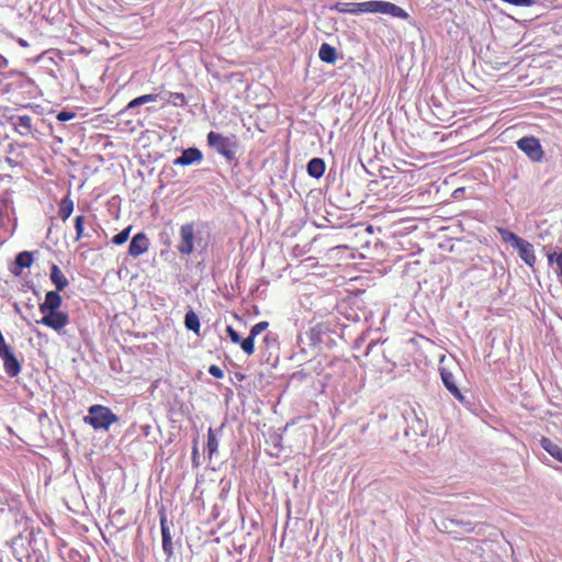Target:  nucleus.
<instances>
[{
    "label": "nucleus",
    "mask_w": 562,
    "mask_h": 562,
    "mask_svg": "<svg viewBox=\"0 0 562 562\" xmlns=\"http://www.w3.org/2000/svg\"><path fill=\"white\" fill-rule=\"evenodd\" d=\"M119 422L110 407L95 404L88 408V415L83 417V423L91 426L94 430L108 431L113 424Z\"/></svg>",
    "instance_id": "f257e3e1"
},
{
    "label": "nucleus",
    "mask_w": 562,
    "mask_h": 562,
    "mask_svg": "<svg viewBox=\"0 0 562 562\" xmlns=\"http://www.w3.org/2000/svg\"><path fill=\"white\" fill-rule=\"evenodd\" d=\"M353 8H357V14L382 13L403 20H407L409 18V14L404 9L389 1L370 0L364 2H356Z\"/></svg>",
    "instance_id": "f03ea898"
},
{
    "label": "nucleus",
    "mask_w": 562,
    "mask_h": 562,
    "mask_svg": "<svg viewBox=\"0 0 562 562\" xmlns=\"http://www.w3.org/2000/svg\"><path fill=\"white\" fill-rule=\"evenodd\" d=\"M196 224L189 222L180 226L177 251L181 256H190L194 251V241L196 239Z\"/></svg>",
    "instance_id": "7ed1b4c3"
},
{
    "label": "nucleus",
    "mask_w": 562,
    "mask_h": 562,
    "mask_svg": "<svg viewBox=\"0 0 562 562\" xmlns=\"http://www.w3.org/2000/svg\"><path fill=\"white\" fill-rule=\"evenodd\" d=\"M207 144L213 147L218 154L226 159L232 160L235 158L237 143L227 136L211 131L207 136Z\"/></svg>",
    "instance_id": "20e7f679"
},
{
    "label": "nucleus",
    "mask_w": 562,
    "mask_h": 562,
    "mask_svg": "<svg viewBox=\"0 0 562 562\" xmlns=\"http://www.w3.org/2000/svg\"><path fill=\"white\" fill-rule=\"evenodd\" d=\"M441 380L447 390L461 403H464V396L457 386L456 375L460 372V368L457 363L451 366L443 364V358L441 359V366L439 368Z\"/></svg>",
    "instance_id": "39448f33"
},
{
    "label": "nucleus",
    "mask_w": 562,
    "mask_h": 562,
    "mask_svg": "<svg viewBox=\"0 0 562 562\" xmlns=\"http://www.w3.org/2000/svg\"><path fill=\"white\" fill-rule=\"evenodd\" d=\"M518 148L524 151L532 161H541L543 158V149L538 138L526 136L517 142Z\"/></svg>",
    "instance_id": "423d86ee"
},
{
    "label": "nucleus",
    "mask_w": 562,
    "mask_h": 562,
    "mask_svg": "<svg viewBox=\"0 0 562 562\" xmlns=\"http://www.w3.org/2000/svg\"><path fill=\"white\" fill-rule=\"evenodd\" d=\"M36 323L60 333L69 324V315L63 311L43 313V317L36 321Z\"/></svg>",
    "instance_id": "0eeeda50"
},
{
    "label": "nucleus",
    "mask_w": 562,
    "mask_h": 562,
    "mask_svg": "<svg viewBox=\"0 0 562 562\" xmlns=\"http://www.w3.org/2000/svg\"><path fill=\"white\" fill-rule=\"evenodd\" d=\"M149 239L145 233H137L131 240L128 246V254L133 258L139 257L140 255L148 251Z\"/></svg>",
    "instance_id": "6e6552de"
},
{
    "label": "nucleus",
    "mask_w": 562,
    "mask_h": 562,
    "mask_svg": "<svg viewBox=\"0 0 562 562\" xmlns=\"http://www.w3.org/2000/svg\"><path fill=\"white\" fill-rule=\"evenodd\" d=\"M63 304V297L59 294V291H48L45 295V300L40 304V312L49 313V312H59V308Z\"/></svg>",
    "instance_id": "1a4fd4ad"
},
{
    "label": "nucleus",
    "mask_w": 562,
    "mask_h": 562,
    "mask_svg": "<svg viewBox=\"0 0 562 562\" xmlns=\"http://www.w3.org/2000/svg\"><path fill=\"white\" fill-rule=\"evenodd\" d=\"M515 249L518 250L520 259L530 268H533L537 261L533 245L525 239H522L518 245H516Z\"/></svg>",
    "instance_id": "9d476101"
},
{
    "label": "nucleus",
    "mask_w": 562,
    "mask_h": 562,
    "mask_svg": "<svg viewBox=\"0 0 562 562\" xmlns=\"http://www.w3.org/2000/svg\"><path fill=\"white\" fill-rule=\"evenodd\" d=\"M0 358L3 360L4 371L9 376L14 378L19 375L21 372V363L16 359L13 350L0 356Z\"/></svg>",
    "instance_id": "9b49d317"
},
{
    "label": "nucleus",
    "mask_w": 562,
    "mask_h": 562,
    "mask_svg": "<svg viewBox=\"0 0 562 562\" xmlns=\"http://www.w3.org/2000/svg\"><path fill=\"white\" fill-rule=\"evenodd\" d=\"M202 158V153L198 148H188L182 151L180 157L173 160V165L189 166L191 164L201 161Z\"/></svg>",
    "instance_id": "f8f14e48"
},
{
    "label": "nucleus",
    "mask_w": 562,
    "mask_h": 562,
    "mask_svg": "<svg viewBox=\"0 0 562 562\" xmlns=\"http://www.w3.org/2000/svg\"><path fill=\"white\" fill-rule=\"evenodd\" d=\"M160 528H161V538H162V550L167 554V557H171L172 551V538L170 533V529L168 527L167 516L161 515L160 517Z\"/></svg>",
    "instance_id": "ddd939ff"
},
{
    "label": "nucleus",
    "mask_w": 562,
    "mask_h": 562,
    "mask_svg": "<svg viewBox=\"0 0 562 562\" xmlns=\"http://www.w3.org/2000/svg\"><path fill=\"white\" fill-rule=\"evenodd\" d=\"M75 209V203L70 198V193L65 195L58 203V215L63 222H66L70 215L72 214Z\"/></svg>",
    "instance_id": "4468645a"
},
{
    "label": "nucleus",
    "mask_w": 562,
    "mask_h": 562,
    "mask_svg": "<svg viewBox=\"0 0 562 562\" xmlns=\"http://www.w3.org/2000/svg\"><path fill=\"white\" fill-rule=\"evenodd\" d=\"M50 280L56 286V291H63L68 286V280L57 265L50 267Z\"/></svg>",
    "instance_id": "2eb2a0df"
},
{
    "label": "nucleus",
    "mask_w": 562,
    "mask_h": 562,
    "mask_svg": "<svg viewBox=\"0 0 562 562\" xmlns=\"http://www.w3.org/2000/svg\"><path fill=\"white\" fill-rule=\"evenodd\" d=\"M541 447L555 460L562 463V448L554 443L550 438L542 437Z\"/></svg>",
    "instance_id": "dca6fc26"
},
{
    "label": "nucleus",
    "mask_w": 562,
    "mask_h": 562,
    "mask_svg": "<svg viewBox=\"0 0 562 562\" xmlns=\"http://www.w3.org/2000/svg\"><path fill=\"white\" fill-rule=\"evenodd\" d=\"M325 168V162L322 158H313L307 164V173L315 179H319L323 177Z\"/></svg>",
    "instance_id": "f3484780"
},
{
    "label": "nucleus",
    "mask_w": 562,
    "mask_h": 562,
    "mask_svg": "<svg viewBox=\"0 0 562 562\" xmlns=\"http://www.w3.org/2000/svg\"><path fill=\"white\" fill-rule=\"evenodd\" d=\"M13 125L21 135H27L32 131V117L30 115H19Z\"/></svg>",
    "instance_id": "a211bd4d"
},
{
    "label": "nucleus",
    "mask_w": 562,
    "mask_h": 562,
    "mask_svg": "<svg viewBox=\"0 0 562 562\" xmlns=\"http://www.w3.org/2000/svg\"><path fill=\"white\" fill-rule=\"evenodd\" d=\"M318 56L322 61L327 63V64H334L337 59V53H336L335 47H333L331 45H329L327 43L322 44L319 52H318Z\"/></svg>",
    "instance_id": "6ab92c4d"
},
{
    "label": "nucleus",
    "mask_w": 562,
    "mask_h": 562,
    "mask_svg": "<svg viewBox=\"0 0 562 562\" xmlns=\"http://www.w3.org/2000/svg\"><path fill=\"white\" fill-rule=\"evenodd\" d=\"M156 100H157V94H153V93L143 94V95L137 97V98L133 99L132 101H130L127 103V105L125 106V109L123 110V112H126L128 110H132L136 106L143 105L148 102H154Z\"/></svg>",
    "instance_id": "aec40b11"
},
{
    "label": "nucleus",
    "mask_w": 562,
    "mask_h": 562,
    "mask_svg": "<svg viewBox=\"0 0 562 562\" xmlns=\"http://www.w3.org/2000/svg\"><path fill=\"white\" fill-rule=\"evenodd\" d=\"M496 229L501 235L502 240L506 244H510L514 248L522 240L521 237L504 227H497Z\"/></svg>",
    "instance_id": "412c9836"
},
{
    "label": "nucleus",
    "mask_w": 562,
    "mask_h": 562,
    "mask_svg": "<svg viewBox=\"0 0 562 562\" xmlns=\"http://www.w3.org/2000/svg\"><path fill=\"white\" fill-rule=\"evenodd\" d=\"M184 325L187 329L199 334L200 331V319L195 312L189 311L184 316Z\"/></svg>",
    "instance_id": "4be33fe9"
},
{
    "label": "nucleus",
    "mask_w": 562,
    "mask_h": 562,
    "mask_svg": "<svg viewBox=\"0 0 562 562\" xmlns=\"http://www.w3.org/2000/svg\"><path fill=\"white\" fill-rule=\"evenodd\" d=\"M34 261L33 255L30 251H22L15 257V265L22 268H30Z\"/></svg>",
    "instance_id": "5701e85b"
},
{
    "label": "nucleus",
    "mask_w": 562,
    "mask_h": 562,
    "mask_svg": "<svg viewBox=\"0 0 562 562\" xmlns=\"http://www.w3.org/2000/svg\"><path fill=\"white\" fill-rule=\"evenodd\" d=\"M74 222L76 229L75 241H79L85 237L86 217L83 215H77Z\"/></svg>",
    "instance_id": "b1692460"
},
{
    "label": "nucleus",
    "mask_w": 562,
    "mask_h": 562,
    "mask_svg": "<svg viewBox=\"0 0 562 562\" xmlns=\"http://www.w3.org/2000/svg\"><path fill=\"white\" fill-rule=\"evenodd\" d=\"M206 449L210 457H212L218 449V441L216 439L215 431L212 428L207 431Z\"/></svg>",
    "instance_id": "393cba45"
},
{
    "label": "nucleus",
    "mask_w": 562,
    "mask_h": 562,
    "mask_svg": "<svg viewBox=\"0 0 562 562\" xmlns=\"http://www.w3.org/2000/svg\"><path fill=\"white\" fill-rule=\"evenodd\" d=\"M356 2H337L331 9L340 13L357 14V8H353Z\"/></svg>",
    "instance_id": "a878e982"
},
{
    "label": "nucleus",
    "mask_w": 562,
    "mask_h": 562,
    "mask_svg": "<svg viewBox=\"0 0 562 562\" xmlns=\"http://www.w3.org/2000/svg\"><path fill=\"white\" fill-rule=\"evenodd\" d=\"M239 345L246 355L251 356L255 352V337L252 335L249 334L245 339H240Z\"/></svg>",
    "instance_id": "bb28decb"
},
{
    "label": "nucleus",
    "mask_w": 562,
    "mask_h": 562,
    "mask_svg": "<svg viewBox=\"0 0 562 562\" xmlns=\"http://www.w3.org/2000/svg\"><path fill=\"white\" fill-rule=\"evenodd\" d=\"M131 231H132V226L130 225L125 229H123L122 232H120L119 234L113 236V238H112L113 244L123 245L124 243H126L130 237Z\"/></svg>",
    "instance_id": "cd10ccee"
},
{
    "label": "nucleus",
    "mask_w": 562,
    "mask_h": 562,
    "mask_svg": "<svg viewBox=\"0 0 562 562\" xmlns=\"http://www.w3.org/2000/svg\"><path fill=\"white\" fill-rule=\"evenodd\" d=\"M269 326V323L268 322H259L257 324H255L251 328H250V335H252V337H257L258 335H260L263 330H266Z\"/></svg>",
    "instance_id": "c85d7f7f"
},
{
    "label": "nucleus",
    "mask_w": 562,
    "mask_h": 562,
    "mask_svg": "<svg viewBox=\"0 0 562 562\" xmlns=\"http://www.w3.org/2000/svg\"><path fill=\"white\" fill-rule=\"evenodd\" d=\"M170 100L177 106H183L187 103L186 97L181 92H171Z\"/></svg>",
    "instance_id": "c756f323"
},
{
    "label": "nucleus",
    "mask_w": 562,
    "mask_h": 562,
    "mask_svg": "<svg viewBox=\"0 0 562 562\" xmlns=\"http://www.w3.org/2000/svg\"><path fill=\"white\" fill-rule=\"evenodd\" d=\"M226 333H227V336L231 338L232 342H234V344L240 342V339H241L240 336L232 326L226 327Z\"/></svg>",
    "instance_id": "7c9ffc66"
},
{
    "label": "nucleus",
    "mask_w": 562,
    "mask_h": 562,
    "mask_svg": "<svg viewBox=\"0 0 562 562\" xmlns=\"http://www.w3.org/2000/svg\"><path fill=\"white\" fill-rule=\"evenodd\" d=\"M75 116H76V113H74V112H69V111H60V112L57 114V120H58L59 122H67V121L72 120Z\"/></svg>",
    "instance_id": "2f4dec72"
},
{
    "label": "nucleus",
    "mask_w": 562,
    "mask_h": 562,
    "mask_svg": "<svg viewBox=\"0 0 562 562\" xmlns=\"http://www.w3.org/2000/svg\"><path fill=\"white\" fill-rule=\"evenodd\" d=\"M209 373L216 379H222L224 376L223 370L216 364L210 366Z\"/></svg>",
    "instance_id": "473e14b6"
},
{
    "label": "nucleus",
    "mask_w": 562,
    "mask_h": 562,
    "mask_svg": "<svg viewBox=\"0 0 562 562\" xmlns=\"http://www.w3.org/2000/svg\"><path fill=\"white\" fill-rule=\"evenodd\" d=\"M319 334V330L316 331V328H312L311 331H310V336L312 339H314V336L315 335H318Z\"/></svg>",
    "instance_id": "72a5a7b5"
},
{
    "label": "nucleus",
    "mask_w": 562,
    "mask_h": 562,
    "mask_svg": "<svg viewBox=\"0 0 562 562\" xmlns=\"http://www.w3.org/2000/svg\"><path fill=\"white\" fill-rule=\"evenodd\" d=\"M150 428H151V427H150L149 425H146V426H144V427H143V430H144V432H145L146 435H148V432H149Z\"/></svg>",
    "instance_id": "f704fd0d"
},
{
    "label": "nucleus",
    "mask_w": 562,
    "mask_h": 562,
    "mask_svg": "<svg viewBox=\"0 0 562 562\" xmlns=\"http://www.w3.org/2000/svg\"><path fill=\"white\" fill-rule=\"evenodd\" d=\"M12 273H13L14 276H20L21 270H12Z\"/></svg>",
    "instance_id": "c9c22d12"
},
{
    "label": "nucleus",
    "mask_w": 562,
    "mask_h": 562,
    "mask_svg": "<svg viewBox=\"0 0 562 562\" xmlns=\"http://www.w3.org/2000/svg\"><path fill=\"white\" fill-rule=\"evenodd\" d=\"M20 44H21L22 46H26V45H27V44H26V42H25V41H22V40L20 41Z\"/></svg>",
    "instance_id": "e433bc0d"
}]
</instances>
